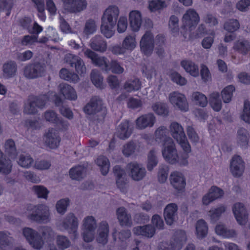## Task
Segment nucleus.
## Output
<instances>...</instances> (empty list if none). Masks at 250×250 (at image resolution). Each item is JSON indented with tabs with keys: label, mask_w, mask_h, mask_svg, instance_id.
<instances>
[{
	"label": "nucleus",
	"mask_w": 250,
	"mask_h": 250,
	"mask_svg": "<svg viewBox=\"0 0 250 250\" xmlns=\"http://www.w3.org/2000/svg\"><path fill=\"white\" fill-rule=\"evenodd\" d=\"M199 20V15L195 10L189 9L183 16V27L191 31L195 28Z\"/></svg>",
	"instance_id": "8"
},
{
	"label": "nucleus",
	"mask_w": 250,
	"mask_h": 250,
	"mask_svg": "<svg viewBox=\"0 0 250 250\" xmlns=\"http://www.w3.org/2000/svg\"><path fill=\"white\" fill-rule=\"evenodd\" d=\"M116 212L120 226L130 227L132 225L131 215L125 208H118Z\"/></svg>",
	"instance_id": "20"
},
{
	"label": "nucleus",
	"mask_w": 250,
	"mask_h": 250,
	"mask_svg": "<svg viewBox=\"0 0 250 250\" xmlns=\"http://www.w3.org/2000/svg\"><path fill=\"white\" fill-rule=\"evenodd\" d=\"M181 66L187 72L193 77L199 76L198 66L190 60H183L181 63Z\"/></svg>",
	"instance_id": "28"
},
{
	"label": "nucleus",
	"mask_w": 250,
	"mask_h": 250,
	"mask_svg": "<svg viewBox=\"0 0 250 250\" xmlns=\"http://www.w3.org/2000/svg\"><path fill=\"white\" fill-rule=\"evenodd\" d=\"M48 101L46 95L38 97H29L24 104V113L28 114H35L38 111V108H42Z\"/></svg>",
	"instance_id": "6"
},
{
	"label": "nucleus",
	"mask_w": 250,
	"mask_h": 250,
	"mask_svg": "<svg viewBox=\"0 0 250 250\" xmlns=\"http://www.w3.org/2000/svg\"><path fill=\"white\" fill-rule=\"evenodd\" d=\"M170 76L171 80L178 85H185L187 83V80L186 78L182 77L177 72L171 73Z\"/></svg>",
	"instance_id": "62"
},
{
	"label": "nucleus",
	"mask_w": 250,
	"mask_h": 250,
	"mask_svg": "<svg viewBox=\"0 0 250 250\" xmlns=\"http://www.w3.org/2000/svg\"><path fill=\"white\" fill-rule=\"evenodd\" d=\"M83 229H91L95 230L97 227V221L93 216H87L83 220Z\"/></svg>",
	"instance_id": "47"
},
{
	"label": "nucleus",
	"mask_w": 250,
	"mask_h": 250,
	"mask_svg": "<svg viewBox=\"0 0 250 250\" xmlns=\"http://www.w3.org/2000/svg\"><path fill=\"white\" fill-rule=\"evenodd\" d=\"M187 237L185 231L182 230L177 231L174 236L173 245L175 250L181 249L182 246L186 242Z\"/></svg>",
	"instance_id": "32"
},
{
	"label": "nucleus",
	"mask_w": 250,
	"mask_h": 250,
	"mask_svg": "<svg viewBox=\"0 0 250 250\" xmlns=\"http://www.w3.org/2000/svg\"><path fill=\"white\" fill-rule=\"evenodd\" d=\"M96 30L95 22L92 20H87L85 24L83 33L87 35L93 34Z\"/></svg>",
	"instance_id": "64"
},
{
	"label": "nucleus",
	"mask_w": 250,
	"mask_h": 250,
	"mask_svg": "<svg viewBox=\"0 0 250 250\" xmlns=\"http://www.w3.org/2000/svg\"><path fill=\"white\" fill-rule=\"evenodd\" d=\"M232 211L238 223L241 225H244L246 223L248 214L244 205L241 203L235 204Z\"/></svg>",
	"instance_id": "17"
},
{
	"label": "nucleus",
	"mask_w": 250,
	"mask_h": 250,
	"mask_svg": "<svg viewBox=\"0 0 250 250\" xmlns=\"http://www.w3.org/2000/svg\"><path fill=\"white\" fill-rule=\"evenodd\" d=\"M168 26L174 35H177L179 29L178 17L175 15L171 16L169 20Z\"/></svg>",
	"instance_id": "57"
},
{
	"label": "nucleus",
	"mask_w": 250,
	"mask_h": 250,
	"mask_svg": "<svg viewBox=\"0 0 250 250\" xmlns=\"http://www.w3.org/2000/svg\"><path fill=\"white\" fill-rule=\"evenodd\" d=\"M168 167L167 166L164 164L159 165L158 169L157 176L158 181L161 183H165L168 176Z\"/></svg>",
	"instance_id": "53"
},
{
	"label": "nucleus",
	"mask_w": 250,
	"mask_h": 250,
	"mask_svg": "<svg viewBox=\"0 0 250 250\" xmlns=\"http://www.w3.org/2000/svg\"><path fill=\"white\" fill-rule=\"evenodd\" d=\"M133 125L128 120L122 122L117 127L116 135L120 139L125 140L128 138L133 131Z\"/></svg>",
	"instance_id": "15"
},
{
	"label": "nucleus",
	"mask_w": 250,
	"mask_h": 250,
	"mask_svg": "<svg viewBox=\"0 0 250 250\" xmlns=\"http://www.w3.org/2000/svg\"><path fill=\"white\" fill-rule=\"evenodd\" d=\"M162 153L165 160L171 164L185 166L188 164L187 155H178L175 144L171 138H167L163 145Z\"/></svg>",
	"instance_id": "3"
},
{
	"label": "nucleus",
	"mask_w": 250,
	"mask_h": 250,
	"mask_svg": "<svg viewBox=\"0 0 250 250\" xmlns=\"http://www.w3.org/2000/svg\"><path fill=\"white\" fill-rule=\"evenodd\" d=\"M7 231H0V245L2 246H9L13 242V238L9 236Z\"/></svg>",
	"instance_id": "63"
},
{
	"label": "nucleus",
	"mask_w": 250,
	"mask_h": 250,
	"mask_svg": "<svg viewBox=\"0 0 250 250\" xmlns=\"http://www.w3.org/2000/svg\"><path fill=\"white\" fill-rule=\"evenodd\" d=\"M169 131L172 137L180 145L183 150L186 153L190 152L191 147L182 126L177 122H172L169 126Z\"/></svg>",
	"instance_id": "5"
},
{
	"label": "nucleus",
	"mask_w": 250,
	"mask_h": 250,
	"mask_svg": "<svg viewBox=\"0 0 250 250\" xmlns=\"http://www.w3.org/2000/svg\"><path fill=\"white\" fill-rule=\"evenodd\" d=\"M28 243L32 248L38 250L41 249L44 245L43 240L39 232L35 235Z\"/></svg>",
	"instance_id": "55"
},
{
	"label": "nucleus",
	"mask_w": 250,
	"mask_h": 250,
	"mask_svg": "<svg viewBox=\"0 0 250 250\" xmlns=\"http://www.w3.org/2000/svg\"><path fill=\"white\" fill-rule=\"evenodd\" d=\"M240 28L239 21L234 19H230L226 21L224 24V29L229 32H234L238 30Z\"/></svg>",
	"instance_id": "46"
},
{
	"label": "nucleus",
	"mask_w": 250,
	"mask_h": 250,
	"mask_svg": "<svg viewBox=\"0 0 250 250\" xmlns=\"http://www.w3.org/2000/svg\"><path fill=\"white\" fill-rule=\"evenodd\" d=\"M86 6V0H69L64 7L69 13H76L82 11Z\"/></svg>",
	"instance_id": "21"
},
{
	"label": "nucleus",
	"mask_w": 250,
	"mask_h": 250,
	"mask_svg": "<svg viewBox=\"0 0 250 250\" xmlns=\"http://www.w3.org/2000/svg\"><path fill=\"white\" fill-rule=\"evenodd\" d=\"M169 100L175 107L181 110L186 111L188 109V104L185 96L178 92H173L169 94Z\"/></svg>",
	"instance_id": "11"
},
{
	"label": "nucleus",
	"mask_w": 250,
	"mask_h": 250,
	"mask_svg": "<svg viewBox=\"0 0 250 250\" xmlns=\"http://www.w3.org/2000/svg\"><path fill=\"white\" fill-rule=\"evenodd\" d=\"M241 118L246 123L250 124V102L249 101L246 100L244 102Z\"/></svg>",
	"instance_id": "59"
},
{
	"label": "nucleus",
	"mask_w": 250,
	"mask_h": 250,
	"mask_svg": "<svg viewBox=\"0 0 250 250\" xmlns=\"http://www.w3.org/2000/svg\"><path fill=\"white\" fill-rule=\"evenodd\" d=\"M59 89L63 97L70 101H76L77 99V94L75 89L70 85L62 83L59 84Z\"/></svg>",
	"instance_id": "23"
},
{
	"label": "nucleus",
	"mask_w": 250,
	"mask_h": 250,
	"mask_svg": "<svg viewBox=\"0 0 250 250\" xmlns=\"http://www.w3.org/2000/svg\"><path fill=\"white\" fill-rule=\"evenodd\" d=\"M249 134L247 130L243 128H240L237 131L238 142L242 146H247L249 142Z\"/></svg>",
	"instance_id": "52"
},
{
	"label": "nucleus",
	"mask_w": 250,
	"mask_h": 250,
	"mask_svg": "<svg viewBox=\"0 0 250 250\" xmlns=\"http://www.w3.org/2000/svg\"><path fill=\"white\" fill-rule=\"evenodd\" d=\"M39 231L43 241L50 242L55 237V232L50 227L41 226L39 229Z\"/></svg>",
	"instance_id": "38"
},
{
	"label": "nucleus",
	"mask_w": 250,
	"mask_h": 250,
	"mask_svg": "<svg viewBox=\"0 0 250 250\" xmlns=\"http://www.w3.org/2000/svg\"><path fill=\"white\" fill-rule=\"evenodd\" d=\"M152 108L158 115L167 116L168 113L167 106L164 103H156L152 105Z\"/></svg>",
	"instance_id": "54"
},
{
	"label": "nucleus",
	"mask_w": 250,
	"mask_h": 250,
	"mask_svg": "<svg viewBox=\"0 0 250 250\" xmlns=\"http://www.w3.org/2000/svg\"><path fill=\"white\" fill-rule=\"evenodd\" d=\"M141 50L146 55L150 54L154 48L153 35L150 32H146L142 37L140 41Z\"/></svg>",
	"instance_id": "16"
},
{
	"label": "nucleus",
	"mask_w": 250,
	"mask_h": 250,
	"mask_svg": "<svg viewBox=\"0 0 250 250\" xmlns=\"http://www.w3.org/2000/svg\"><path fill=\"white\" fill-rule=\"evenodd\" d=\"M97 165L100 167L102 174L105 175L108 172L110 165L108 159L105 156H100L96 160Z\"/></svg>",
	"instance_id": "42"
},
{
	"label": "nucleus",
	"mask_w": 250,
	"mask_h": 250,
	"mask_svg": "<svg viewBox=\"0 0 250 250\" xmlns=\"http://www.w3.org/2000/svg\"><path fill=\"white\" fill-rule=\"evenodd\" d=\"M142 71L144 76L148 79H151L153 75L156 74V70L154 67L150 64L143 66Z\"/></svg>",
	"instance_id": "61"
},
{
	"label": "nucleus",
	"mask_w": 250,
	"mask_h": 250,
	"mask_svg": "<svg viewBox=\"0 0 250 250\" xmlns=\"http://www.w3.org/2000/svg\"><path fill=\"white\" fill-rule=\"evenodd\" d=\"M158 163V159L157 156V152L154 149L150 150L147 158L146 168L149 171H152L154 167H156Z\"/></svg>",
	"instance_id": "37"
},
{
	"label": "nucleus",
	"mask_w": 250,
	"mask_h": 250,
	"mask_svg": "<svg viewBox=\"0 0 250 250\" xmlns=\"http://www.w3.org/2000/svg\"><path fill=\"white\" fill-rule=\"evenodd\" d=\"M4 147L6 154L12 159L16 158L18 153L15 142L12 139L6 140L4 143Z\"/></svg>",
	"instance_id": "40"
},
{
	"label": "nucleus",
	"mask_w": 250,
	"mask_h": 250,
	"mask_svg": "<svg viewBox=\"0 0 250 250\" xmlns=\"http://www.w3.org/2000/svg\"><path fill=\"white\" fill-rule=\"evenodd\" d=\"M84 55L91 60L93 64L102 68L106 72V67L108 65L107 59L105 57H100L95 52L89 49L84 51Z\"/></svg>",
	"instance_id": "13"
},
{
	"label": "nucleus",
	"mask_w": 250,
	"mask_h": 250,
	"mask_svg": "<svg viewBox=\"0 0 250 250\" xmlns=\"http://www.w3.org/2000/svg\"><path fill=\"white\" fill-rule=\"evenodd\" d=\"M133 231L136 235H140L148 238L152 237L155 233V228L150 225L136 227L133 228Z\"/></svg>",
	"instance_id": "26"
},
{
	"label": "nucleus",
	"mask_w": 250,
	"mask_h": 250,
	"mask_svg": "<svg viewBox=\"0 0 250 250\" xmlns=\"http://www.w3.org/2000/svg\"><path fill=\"white\" fill-rule=\"evenodd\" d=\"M25 209L23 214L32 222L46 224L50 221L49 208L45 204H28L25 206Z\"/></svg>",
	"instance_id": "2"
},
{
	"label": "nucleus",
	"mask_w": 250,
	"mask_h": 250,
	"mask_svg": "<svg viewBox=\"0 0 250 250\" xmlns=\"http://www.w3.org/2000/svg\"><path fill=\"white\" fill-rule=\"evenodd\" d=\"M141 82L136 78H134L127 80L124 84L125 89L127 92L138 90L141 88Z\"/></svg>",
	"instance_id": "43"
},
{
	"label": "nucleus",
	"mask_w": 250,
	"mask_h": 250,
	"mask_svg": "<svg viewBox=\"0 0 250 250\" xmlns=\"http://www.w3.org/2000/svg\"><path fill=\"white\" fill-rule=\"evenodd\" d=\"M84 112L89 115L97 114L98 119L103 121L107 114V109L102 99L99 96L92 97L89 103L84 106Z\"/></svg>",
	"instance_id": "4"
},
{
	"label": "nucleus",
	"mask_w": 250,
	"mask_h": 250,
	"mask_svg": "<svg viewBox=\"0 0 250 250\" xmlns=\"http://www.w3.org/2000/svg\"><path fill=\"white\" fill-rule=\"evenodd\" d=\"M178 206L175 203L168 204L164 209V216L167 225H171L177 218Z\"/></svg>",
	"instance_id": "18"
},
{
	"label": "nucleus",
	"mask_w": 250,
	"mask_h": 250,
	"mask_svg": "<svg viewBox=\"0 0 250 250\" xmlns=\"http://www.w3.org/2000/svg\"><path fill=\"white\" fill-rule=\"evenodd\" d=\"M170 181L173 187L178 190H182L185 187V179L180 172L174 171L171 173L170 175Z\"/></svg>",
	"instance_id": "24"
},
{
	"label": "nucleus",
	"mask_w": 250,
	"mask_h": 250,
	"mask_svg": "<svg viewBox=\"0 0 250 250\" xmlns=\"http://www.w3.org/2000/svg\"><path fill=\"white\" fill-rule=\"evenodd\" d=\"M45 65L40 62L29 63L23 68V75L27 79H35L42 77L45 71Z\"/></svg>",
	"instance_id": "7"
},
{
	"label": "nucleus",
	"mask_w": 250,
	"mask_h": 250,
	"mask_svg": "<svg viewBox=\"0 0 250 250\" xmlns=\"http://www.w3.org/2000/svg\"><path fill=\"white\" fill-rule=\"evenodd\" d=\"M33 162V159L28 154H21L17 161L19 165L26 168L30 167Z\"/></svg>",
	"instance_id": "48"
},
{
	"label": "nucleus",
	"mask_w": 250,
	"mask_h": 250,
	"mask_svg": "<svg viewBox=\"0 0 250 250\" xmlns=\"http://www.w3.org/2000/svg\"><path fill=\"white\" fill-rule=\"evenodd\" d=\"M91 80L92 83L100 88H103V77L100 73L96 70H93L91 73Z\"/></svg>",
	"instance_id": "49"
},
{
	"label": "nucleus",
	"mask_w": 250,
	"mask_h": 250,
	"mask_svg": "<svg viewBox=\"0 0 250 250\" xmlns=\"http://www.w3.org/2000/svg\"><path fill=\"white\" fill-rule=\"evenodd\" d=\"M130 27L134 31H138L142 24V15L138 10H133L129 14Z\"/></svg>",
	"instance_id": "25"
},
{
	"label": "nucleus",
	"mask_w": 250,
	"mask_h": 250,
	"mask_svg": "<svg viewBox=\"0 0 250 250\" xmlns=\"http://www.w3.org/2000/svg\"><path fill=\"white\" fill-rule=\"evenodd\" d=\"M127 168L129 175L134 181H141L146 175V171L145 168L136 162L129 163Z\"/></svg>",
	"instance_id": "10"
},
{
	"label": "nucleus",
	"mask_w": 250,
	"mask_h": 250,
	"mask_svg": "<svg viewBox=\"0 0 250 250\" xmlns=\"http://www.w3.org/2000/svg\"><path fill=\"white\" fill-rule=\"evenodd\" d=\"M156 122V118L153 113L144 114L138 117L135 121L136 128L144 129L152 127Z\"/></svg>",
	"instance_id": "12"
},
{
	"label": "nucleus",
	"mask_w": 250,
	"mask_h": 250,
	"mask_svg": "<svg viewBox=\"0 0 250 250\" xmlns=\"http://www.w3.org/2000/svg\"><path fill=\"white\" fill-rule=\"evenodd\" d=\"M69 202L68 199H62L58 201L56 205L57 212L60 214H64L66 211Z\"/></svg>",
	"instance_id": "60"
},
{
	"label": "nucleus",
	"mask_w": 250,
	"mask_h": 250,
	"mask_svg": "<svg viewBox=\"0 0 250 250\" xmlns=\"http://www.w3.org/2000/svg\"><path fill=\"white\" fill-rule=\"evenodd\" d=\"M61 141L58 133L54 129H50L45 134L44 142L47 146L50 148H57Z\"/></svg>",
	"instance_id": "19"
},
{
	"label": "nucleus",
	"mask_w": 250,
	"mask_h": 250,
	"mask_svg": "<svg viewBox=\"0 0 250 250\" xmlns=\"http://www.w3.org/2000/svg\"><path fill=\"white\" fill-rule=\"evenodd\" d=\"M59 74L61 79L71 83H76L80 80L79 77L77 74L70 72L66 68L61 69Z\"/></svg>",
	"instance_id": "34"
},
{
	"label": "nucleus",
	"mask_w": 250,
	"mask_h": 250,
	"mask_svg": "<svg viewBox=\"0 0 250 250\" xmlns=\"http://www.w3.org/2000/svg\"><path fill=\"white\" fill-rule=\"evenodd\" d=\"M12 164L11 160L4 155L0 150V173L3 174H8L11 171Z\"/></svg>",
	"instance_id": "27"
},
{
	"label": "nucleus",
	"mask_w": 250,
	"mask_h": 250,
	"mask_svg": "<svg viewBox=\"0 0 250 250\" xmlns=\"http://www.w3.org/2000/svg\"><path fill=\"white\" fill-rule=\"evenodd\" d=\"M215 229L217 234L225 238L233 237L236 236V232L234 230L228 229L223 224L217 225Z\"/></svg>",
	"instance_id": "35"
},
{
	"label": "nucleus",
	"mask_w": 250,
	"mask_h": 250,
	"mask_svg": "<svg viewBox=\"0 0 250 250\" xmlns=\"http://www.w3.org/2000/svg\"><path fill=\"white\" fill-rule=\"evenodd\" d=\"M79 220L77 217L72 213H68L62 223L63 228L67 230L70 234H72L73 238L78 236V228Z\"/></svg>",
	"instance_id": "9"
},
{
	"label": "nucleus",
	"mask_w": 250,
	"mask_h": 250,
	"mask_svg": "<svg viewBox=\"0 0 250 250\" xmlns=\"http://www.w3.org/2000/svg\"><path fill=\"white\" fill-rule=\"evenodd\" d=\"M218 92H213L210 95L209 104L215 111H219L222 108V102Z\"/></svg>",
	"instance_id": "45"
},
{
	"label": "nucleus",
	"mask_w": 250,
	"mask_h": 250,
	"mask_svg": "<svg viewBox=\"0 0 250 250\" xmlns=\"http://www.w3.org/2000/svg\"><path fill=\"white\" fill-rule=\"evenodd\" d=\"M191 100L196 104L201 107H205L208 104L206 96L200 92H194L192 94Z\"/></svg>",
	"instance_id": "44"
},
{
	"label": "nucleus",
	"mask_w": 250,
	"mask_h": 250,
	"mask_svg": "<svg viewBox=\"0 0 250 250\" xmlns=\"http://www.w3.org/2000/svg\"><path fill=\"white\" fill-rule=\"evenodd\" d=\"M119 13V9L116 5H110L104 11L102 17L101 31L106 38H110L114 35Z\"/></svg>",
	"instance_id": "1"
},
{
	"label": "nucleus",
	"mask_w": 250,
	"mask_h": 250,
	"mask_svg": "<svg viewBox=\"0 0 250 250\" xmlns=\"http://www.w3.org/2000/svg\"><path fill=\"white\" fill-rule=\"evenodd\" d=\"M136 146L133 141H129L123 146L122 152L126 157L133 154L135 151Z\"/></svg>",
	"instance_id": "58"
},
{
	"label": "nucleus",
	"mask_w": 250,
	"mask_h": 250,
	"mask_svg": "<svg viewBox=\"0 0 250 250\" xmlns=\"http://www.w3.org/2000/svg\"><path fill=\"white\" fill-rule=\"evenodd\" d=\"M86 169L82 166H77L71 168L69 170L70 177L74 180H81L85 176Z\"/></svg>",
	"instance_id": "31"
},
{
	"label": "nucleus",
	"mask_w": 250,
	"mask_h": 250,
	"mask_svg": "<svg viewBox=\"0 0 250 250\" xmlns=\"http://www.w3.org/2000/svg\"><path fill=\"white\" fill-rule=\"evenodd\" d=\"M110 71L114 74L120 75L124 72L125 69L117 60L111 59L110 62L108 61V65L106 67V72Z\"/></svg>",
	"instance_id": "30"
},
{
	"label": "nucleus",
	"mask_w": 250,
	"mask_h": 250,
	"mask_svg": "<svg viewBox=\"0 0 250 250\" xmlns=\"http://www.w3.org/2000/svg\"><path fill=\"white\" fill-rule=\"evenodd\" d=\"M167 129L165 126H160L156 129L154 132V137L156 141L162 143V145L165 143L167 138H171L167 135Z\"/></svg>",
	"instance_id": "39"
},
{
	"label": "nucleus",
	"mask_w": 250,
	"mask_h": 250,
	"mask_svg": "<svg viewBox=\"0 0 250 250\" xmlns=\"http://www.w3.org/2000/svg\"><path fill=\"white\" fill-rule=\"evenodd\" d=\"M230 168L234 176L240 177L242 175L245 169V164L240 156L235 155L232 157Z\"/></svg>",
	"instance_id": "14"
},
{
	"label": "nucleus",
	"mask_w": 250,
	"mask_h": 250,
	"mask_svg": "<svg viewBox=\"0 0 250 250\" xmlns=\"http://www.w3.org/2000/svg\"><path fill=\"white\" fill-rule=\"evenodd\" d=\"M56 243L58 248L64 250L70 246V241L65 236L58 235L56 238Z\"/></svg>",
	"instance_id": "56"
},
{
	"label": "nucleus",
	"mask_w": 250,
	"mask_h": 250,
	"mask_svg": "<svg viewBox=\"0 0 250 250\" xmlns=\"http://www.w3.org/2000/svg\"><path fill=\"white\" fill-rule=\"evenodd\" d=\"M32 189L38 198L47 199L49 191L45 187L35 185L32 187Z\"/></svg>",
	"instance_id": "51"
},
{
	"label": "nucleus",
	"mask_w": 250,
	"mask_h": 250,
	"mask_svg": "<svg viewBox=\"0 0 250 250\" xmlns=\"http://www.w3.org/2000/svg\"><path fill=\"white\" fill-rule=\"evenodd\" d=\"M226 207L224 205H220L216 208L211 209L208 212V215L212 222L218 220L222 214L225 212Z\"/></svg>",
	"instance_id": "41"
},
{
	"label": "nucleus",
	"mask_w": 250,
	"mask_h": 250,
	"mask_svg": "<svg viewBox=\"0 0 250 250\" xmlns=\"http://www.w3.org/2000/svg\"><path fill=\"white\" fill-rule=\"evenodd\" d=\"M89 46L94 51L104 53L106 50L107 45L103 37L100 35H96L90 39Z\"/></svg>",
	"instance_id": "22"
},
{
	"label": "nucleus",
	"mask_w": 250,
	"mask_h": 250,
	"mask_svg": "<svg viewBox=\"0 0 250 250\" xmlns=\"http://www.w3.org/2000/svg\"><path fill=\"white\" fill-rule=\"evenodd\" d=\"M235 87L229 85L225 87L221 92V96L223 102L225 103H229L231 100L233 92L235 91Z\"/></svg>",
	"instance_id": "50"
},
{
	"label": "nucleus",
	"mask_w": 250,
	"mask_h": 250,
	"mask_svg": "<svg viewBox=\"0 0 250 250\" xmlns=\"http://www.w3.org/2000/svg\"><path fill=\"white\" fill-rule=\"evenodd\" d=\"M17 69V66L15 62L10 61L4 63L3 65L4 77L7 78L13 77L16 74Z\"/></svg>",
	"instance_id": "36"
},
{
	"label": "nucleus",
	"mask_w": 250,
	"mask_h": 250,
	"mask_svg": "<svg viewBox=\"0 0 250 250\" xmlns=\"http://www.w3.org/2000/svg\"><path fill=\"white\" fill-rule=\"evenodd\" d=\"M233 48L238 53L246 55L250 50V44L247 40H238L234 42Z\"/></svg>",
	"instance_id": "29"
},
{
	"label": "nucleus",
	"mask_w": 250,
	"mask_h": 250,
	"mask_svg": "<svg viewBox=\"0 0 250 250\" xmlns=\"http://www.w3.org/2000/svg\"><path fill=\"white\" fill-rule=\"evenodd\" d=\"M208 232V226L203 219L199 220L196 224V234L198 238L205 237Z\"/></svg>",
	"instance_id": "33"
}]
</instances>
